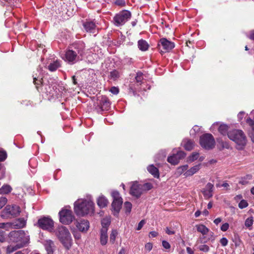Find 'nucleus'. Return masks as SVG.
I'll return each instance as SVG.
<instances>
[{"mask_svg":"<svg viewBox=\"0 0 254 254\" xmlns=\"http://www.w3.org/2000/svg\"><path fill=\"white\" fill-rule=\"evenodd\" d=\"M29 241L30 237L27 232L23 230L11 231L8 235L7 242L10 245L6 248V253H11L26 246Z\"/></svg>","mask_w":254,"mask_h":254,"instance_id":"obj_1","label":"nucleus"},{"mask_svg":"<svg viewBox=\"0 0 254 254\" xmlns=\"http://www.w3.org/2000/svg\"><path fill=\"white\" fill-rule=\"evenodd\" d=\"M71 48L72 49L66 52L65 61L72 64L81 60L80 56L84 54V44L82 42H78L74 44Z\"/></svg>","mask_w":254,"mask_h":254,"instance_id":"obj_2","label":"nucleus"},{"mask_svg":"<svg viewBox=\"0 0 254 254\" xmlns=\"http://www.w3.org/2000/svg\"><path fill=\"white\" fill-rule=\"evenodd\" d=\"M94 204L91 200L78 199L74 203V211L77 215L81 216L92 213Z\"/></svg>","mask_w":254,"mask_h":254,"instance_id":"obj_3","label":"nucleus"},{"mask_svg":"<svg viewBox=\"0 0 254 254\" xmlns=\"http://www.w3.org/2000/svg\"><path fill=\"white\" fill-rule=\"evenodd\" d=\"M54 232L64 246L69 250L72 245V239L68 229L65 226L61 225L56 228Z\"/></svg>","mask_w":254,"mask_h":254,"instance_id":"obj_4","label":"nucleus"},{"mask_svg":"<svg viewBox=\"0 0 254 254\" xmlns=\"http://www.w3.org/2000/svg\"><path fill=\"white\" fill-rule=\"evenodd\" d=\"M228 137L237 145V148L242 149L247 143V138L244 132L241 130L234 129L228 133Z\"/></svg>","mask_w":254,"mask_h":254,"instance_id":"obj_5","label":"nucleus"},{"mask_svg":"<svg viewBox=\"0 0 254 254\" xmlns=\"http://www.w3.org/2000/svg\"><path fill=\"white\" fill-rule=\"evenodd\" d=\"M131 16V13L128 10H123L114 16V24L117 26L123 25L130 18Z\"/></svg>","mask_w":254,"mask_h":254,"instance_id":"obj_6","label":"nucleus"},{"mask_svg":"<svg viewBox=\"0 0 254 254\" xmlns=\"http://www.w3.org/2000/svg\"><path fill=\"white\" fill-rule=\"evenodd\" d=\"M20 212V207L16 205H8L1 212V216L2 218H12L17 216Z\"/></svg>","mask_w":254,"mask_h":254,"instance_id":"obj_7","label":"nucleus"},{"mask_svg":"<svg viewBox=\"0 0 254 254\" xmlns=\"http://www.w3.org/2000/svg\"><path fill=\"white\" fill-rule=\"evenodd\" d=\"M200 144L202 147L206 149L213 148L215 145V140L212 134L205 133L200 137Z\"/></svg>","mask_w":254,"mask_h":254,"instance_id":"obj_8","label":"nucleus"},{"mask_svg":"<svg viewBox=\"0 0 254 254\" xmlns=\"http://www.w3.org/2000/svg\"><path fill=\"white\" fill-rule=\"evenodd\" d=\"M60 221L63 224L68 225L71 223L74 219V216L71 210L63 209L59 213Z\"/></svg>","mask_w":254,"mask_h":254,"instance_id":"obj_9","label":"nucleus"},{"mask_svg":"<svg viewBox=\"0 0 254 254\" xmlns=\"http://www.w3.org/2000/svg\"><path fill=\"white\" fill-rule=\"evenodd\" d=\"M38 225L40 228L50 232L54 230V221L49 217H43L39 219L38 221Z\"/></svg>","mask_w":254,"mask_h":254,"instance_id":"obj_10","label":"nucleus"},{"mask_svg":"<svg viewBox=\"0 0 254 254\" xmlns=\"http://www.w3.org/2000/svg\"><path fill=\"white\" fill-rule=\"evenodd\" d=\"M129 193L133 196L139 198L143 193L141 184H138L136 181L132 182Z\"/></svg>","mask_w":254,"mask_h":254,"instance_id":"obj_11","label":"nucleus"},{"mask_svg":"<svg viewBox=\"0 0 254 254\" xmlns=\"http://www.w3.org/2000/svg\"><path fill=\"white\" fill-rule=\"evenodd\" d=\"M174 153L172 155L168 157L167 161L171 164L175 165L179 163L180 160L185 156L186 154L182 151H177V153H175V150H174Z\"/></svg>","mask_w":254,"mask_h":254,"instance_id":"obj_12","label":"nucleus"},{"mask_svg":"<svg viewBox=\"0 0 254 254\" xmlns=\"http://www.w3.org/2000/svg\"><path fill=\"white\" fill-rule=\"evenodd\" d=\"M37 72H38V75L37 73H35L33 75V83L35 85L37 89L44 85L43 82V74H42V67H39L37 69Z\"/></svg>","mask_w":254,"mask_h":254,"instance_id":"obj_13","label":"nucleus"},{"mask_svg":"<svg viewBox=\"0 0 254 254\" xmlns=\"http://www.w3.org/2000/svg\"><path fill=\"white\" fill-rule=\"evenodd\" d=\"M76 227L81 232H86L89 228V222L85 219H81L76 222Z\"/></svg>","mask_w":254,"mask_h":254,"instance_id":"obj_14","label":"nucleus"},{"mask_svg":"<svg viewBox=\"0 0 254 254\" xmlns=\"http://www.w3.org/2000/svg\"><path fill=\"white\" fill-rule=\"evenodd\" d=\"M161 45L163 49L166 51H169L175 47L173 42L168 41L166 38H162L160 40L159 46Z\"/></svg>","mask_w":254,"mask_h":254,"instance_id":"obj_15","label":"nucleus"},{"mask_svg":"<svg viewBox=\"0 0 254 254\" xmlns=\"http://www.w3.org/2000/svg\"><path fill=\"white\" fill-rule=\"evenodd\" d=\"M84 28L87 32L94 33L96 29V24L94 21H87L83 24Z\"/></svg>","mask_w":254,"mask_h":254,"instance_id":"obj_16","label":"nucleus"},{"mask_svg":"<svg viewBox=\"0 0 254 254\" xmlns=\"http://www.w3.org/2000/svg\"><path fill=\"white\" fill-rule=\"evenodd\" d=\"M26 221L24 218H19L13 222H11V228L19 229L23 228L26 225Z\"/></svg>","mask_w":254,"mask_h":254,"instance_id":"obj_17","label":"nucleus"},{"mask_svg":"<svg viewBox=\"0 0 254 254\" xmlns=\"http://www.w3.org/2000/svg\"><path fill=\"white\" fill-rule=\"evenodd\" d=\"M200 164H198L196 165H195L191 167L190 169H188V170L185 173V177H188L192 176L193 175L197 173L200 169Z\"/></svg>","mask_w":254,"mask_h":254,"instance_id":"obj_18","label":"nucleus"},{"mask_svg":"<svg viewBox=\"0 0 254 254\" xmlns=\"http://www.w3.org/2000/svg\"><path fill=\"white\" fill-rule=\"evenodd\" d=\"M107 229L101 228L100 231V242L102 245H105L108 241Z\"/></svg>","mask_w":254,"mask_h":254,"instance_id":"obj_19","label":"nucleus"},{"mask_svg":"<svg viewBox=\"0 0 254 254\" xmlns=\"http://www.w3.org/2000/svg\"><path fill=\"white\" fill-rule=\"evenodd\" d=\"M123 201H113L112 203V207L113 213L115 215H117L122 207Z\"/></svg>","mask_w":254,"mask_h":254,"instance_id":"obj_20","label":"nucleus"},{"mask_svg":"<svg viewBox=\"0 0 254 254\" xmlns=\"http://www.w3.org/2000/svg\"><path fill=\"white\" fill-rule=\"evenodd\" d=\"M148 171L154 177L158 178L159 177V172L157 168L155 167L153 165H150L147 167Z\"/></svg>","mask_w":254,"mask_h":254,"instance_id":"obj_21","label":"nucleus"},{"mask_svg":"<svg viewBox=\"0 0 254 254\" xmlns=\"http://www.w3.org/2000/svg\"><path fill=\"white\" fill-rule=\"evenodd\" d=\"M137 45L139 49L142 51H146L149 48V45L147 42L143 39L139 40L138 41Z\"/></svg>","mask_w":254,"mask_h":254,"instance_id":"obj_22","label":"nucleus"},{"mask_svg":"<svg viewBox=\"0 0 254 254\" xmlns=\"http://www.w3.org/2000/svg\"><path fill=\"white\" fill-rule=\"evenodd\" d=\"M61 66V61L59 60H56V61L50 63L48 65V68L51 71H56Z\"/></svg>","mask_w":254,"mask_h":254,"instance_id":"obj_23","label":"nucleus"},{"mask_svg":"<svg viewBox=\"0 0 254 254\" xmlns=\"http://www.w3.org/2000/svg\"><path fill=\"white\" fill-rule=\"evenodd\" d=\"M108 203V200L103 195H101L99 197L97 200V204L100 208H104L106 207Z\"/></svg>","mask_w":254,"mask_h":254,"instance_id":"obj_24","label":"nucleus"},{"mask_svg":"<svg viewBox=\"0 0 254 254\" xmlns=\"http://www.w3.org/2000/svg\"><path fill=\"white\" fill-rule=\"evenodd\" d=\"M184 147L187 150L190 151L193 148L194 142L189 139H184L182 142Z\"/></svg>","mask_w":254,"mask_h":254,"instance_id":"obj_25","label":"nucleus"},{"mask_svg":"<svg viewBox=\"0 0 254 254\" xmlns=\"http://www.w3.org/2000/svg\"><path fill=\"white\" fill-rule=\"evenodd\" d=\"M196 230L201 233L203 235H206L209 232V229L202 224H199L196 226Z\"/></svg>","mask_w":254,"mask_h":254,"instance_id":"obj_26","label":"nucleus"},{"mask_svg":"<svg viewBox=\"0 0 254 254\" xmlns=\"http://www.w3.org/2000/svg\"><path fill=\"white\" fill-rule=\"evenodd\" d=\"M12 188L8 185H4L0 188V194H7L11 192Z\"/></svg>","mask_w":254,"mask_h":254,"instance_id":"obj_27","label":"nucleus"},{"mask_svg":"<svg viewBox=\"0 0 254 254\" xmlns=\"http://www.w3.org/2000/svg\"><path fill=\"white\" fill-rule=\"evenodd\" d=\"M111 223L110 217H106L102 219L101 220L102 228H105L108 230V228L109 226Z\"/></svg>","mask_w":254,"mask_h":254,"instance_id":"obj_28","label":"nucleus"},{"mask_svg":"<svg viewBox=\"0 0 254 254\" xmlns=\"http://www.w3.org/2000/svg\"><path fill=\"white\" fill-rule=\"evenodd\" d=\"M111 195L113 199V201H123V199L118 191H113L111 193Z\"/></svg>","mask_w":254,"mask_h":254,"instance_id":"obj_29","label":"nucleus"},{"mask_svg":"<svg viewBox=\"0 0 254 254\" xmlns=\"http://www.w3.org/2000/svg\"><path fill=\"white\" fill-rule=\"evenodd\" d=\"M189 166L188 165H184L181 166L177 168V173L179 175H181L182 174L185 176V173L188 170Z\"/></svg>","mask_w":254,"mask_h":254,"instance_id":"obj_30","label":"nucleus"},{"mask_svg":"<svg viewBox=\"0 0 254 254\" xmlns=\"http://www.w3.org/2000/svg\"><path fill=\"white\" fill-rule=\"evenodd\" d=\"M101 104L102 108H104L105 109H108L110 106V103L108 99L106 97H103L101 100Z\"/></svg>","mask_w":254,"mask_h":254,"instance_id":"obj_31","label":"nucleus"},{"mask_svg":"<svg viewBox=\"0 0 254 254\" xmlns=\"http://www.w3.org/2000/svg\"><path fill=\"white\" fill-rule=\"evenodd\" d=\"M228 127L225 124L221 125L218 128L219 131L223 135L228 134Z\"/></svg>","mask_w":254,"mask_h":254,"instance_id":"obj_32","label":"nucleus"},{"mask_svg":"<svg viewBox=\"0 0 254 254\" xmlns=\"http://www.w3.org/2000/svg\"><path fill=\"white\" fill-rule=\"evenodd\" d=\"M120 74L119 72L116 70H114L110 72V79L116 80L120 77Z\"/></svg>","mask_w":254,"mask_h":254,"instance_id":"obj_33","label":"nucleus"},{"mask_svg":"<svg viewBox=\"0 0 254 254\" xmlns=\"http://www.w3.org/2000/svg\"><path fill=\"white\" fill-rule=\"evenodd\" d=\"M199 157V153L196 152H193L188 158L189 162H192L197 160Z\"/></svg>","mask_w":254,"mask_h":254,"instance_id":"obj_34","label":"nucleus"},{"mask_svg":"<svg viewBox=\"0 0 254 254\" xmlns=\"http://www.w3.org/2000/svg\"><path fill=\"white\" fill-rule=\"evenodd\" d=\"M118 233L117 230H112V233L110 234V242L111 243H112V244L114 243V242L116 240V237L118 235Z\"/></svg>","mask_w":254,"mask_h":254,"instance_id":"obj_35","label":"nucleus"},{"mask_svg":"<svg viewBox=\"0 0 254 254\" xmlns=\"http://www.w3.org/2000/svg\"><path fill=\"white\" fill-rule=\"evenodd\" d=\"M143 192L150 190L153 188L152 185L151 183H147L144 184H141Z\"/></svg>","mask_w":254,"mask_h":254,"instance_id":"obj_36","label":"nucleus"},{"mask_svg":"<svg viewBox=\"0 0 254 254\" xmlns=\"http://www.w3.org/2000/svg\"><path fill=\"white\" fill-rule=\"evenodd\" d=\"M54 245V243L51 240H48L47 241L46 245V250L48 252V254L52 252V247Z\"/></svg>","mask_w":254,"mask_h":254,"instance_id":"obj_37","label":"nucleus"},{"mask_svg":"<svg viewBox=\"0 0 254 254\" xmlns=\"http://www.w3.org/2000/svg\"><path fill=\"white\" fill-rule=\"evenodd\" d=\"M247 123L251 127V129L254 128V119L250 115L246 119Z\"/></svg>","mask_w":254,"mask_h":254,"instance_id":"obj_38","label":"nucleus"},{"mask_svg":"<svg viewBox=\"0 0 254 254\" xmlns=\"http://www.w3.org/2000/svg\"><path fill=\"white\" fill-rule=\"evenodd\" d=\"M254 222L253 218L252 217L248 218L245 222V225L246 227L249 228L251 227Z\"/></svg>","mask_w":254,"mask_h":254,"instance_id":"obj_39","label":"nucleus"},{"mask_svg":"<svg viewBox=\"0 0 254 254\" xmlns=\"http://www.w3.org/2000/svg\"><path fill=\"white\" fill-rule=\"evenodd\" d=\"M124 207L127 213H130L132 208V204L130 202L126 201L124 203Z\"/></svg>","mask_w":254,"mask_h":254,"instance_id":"obj_40","label":"nucleus"},{"mask_svg":"<svg viewBox=\"0 0 254 254\" xmlns=\"http://www.w3.org/2000/svg\"><path fill=\"white\" fill-rule=\"evenodd\" d=\"M238 206L240 208L243 209L248 206V203L246 200L243 199L239 202Z\"/></svg>","mask_w":254,"mask_h":254,"instance_id":"obj_41","label":"nucleus"},{"mask_svg":"<svg viewBox=\"0 0 254 254\" xmlns=\"http://www.w3.org/2000/svg\"><path fill=\"white\" fill-rule=\"evenodd\" d=\"M135 79L137 82L141 83L143 80V74L141 72H138L136 74Z\"/></svg>","mask_w":254,"mask_h":254,"instance_id":"obj_42","label":"nucleus"},{"mask_svg":"<svg viewBox=\"0 0 254 254\" xmlns=\"http://www.w3.org/2000/svg\"><path fill=\"white\" fill-rule=\"evenodd\" d=\"M11 228V222L0 223V228L8 229Z\"/></svg>","mask_w":254,"mask_h":254,"instance_id":"obj_43","label":"nucleus"},{"mask_svg":"<svg viewBox=\"0 0 254 254\" xmlns=\"http://www.w3.org/2000/svg\"><path fill=\"white\" fill-rule=\"evenodd\" d=\"M252 178V176L251 175H247L246 178H244L241 179L239 181V183L242 185H246L248 183V182L247 181V179L250 180Z\"/></svg>","mask_w":254,"mask_h":254,"instance_id":"obj_44","label":"nucleus"},{"mask_svg":"<svg viewBox=\"0 0 254 254\" xmlns=\"http://www.w3.org/2000/svg\"><path fill=\"white\" fill-rule=\"evenodd\" d=\"M203 194L206 198H209L212 196V192L205 189L203 191Z\"/></svg>","mask_w":254,"mask_h":254,"instance_id":"obj_45","label":"nucleus"},{"mask_svg":"<svg viewBox=\"0 0 254 254\" xmlns=\"http://www.w3.org/2000/svg\"><path fill=\"white\" fill-rule=\"evenodd\" d=\"M198 249L203 252H207L209 250V248L206 245H202L198 247Z\"/></svg>","mask_w":254,"mask_h":254,"instance_id":"obj_46","label":"nucleus"},{"mask_svg":"<svg viewBox=\"0 0 254 254\" xmlns=\"http://www.w3.org/2000/svg\"><path fill=\"white\" fill-rule=\"evenodd\" d=\"M7 202V198L5 197H0V209H1Z\"/></svg>","mask_w":254,"mask_h":254,"instance_id":"obj_47","label":"nucleus"},{"mask_svg":"<svg viewBox=\"0 0 254 254\" xmlns=\"http://www.w3.org/2000/svg\"><path fill=\"white\" fill-rule=\"evenodd\" d=\"M6 158V153L3 150H0V161L4 160Z\"/></svg>","mask_w":254,"mask_h":254,"instance_id":"obj_48","label":"nucleus"},{"mask_svg":"<svg viewBox=\"0 0 254 254\" xmlns=\"http://www.w3.org/2000/svg\"><path fill=\"white\" fill-rule=\"evenodd\" d=\"M110 91L112 93L117 95V94H118L119 92V89L118 87L113 86L111 88V89H110Z\"/></svg>","mask_w":254,"mask_h":254,"instance_id":"obj_49","label":"nucleus"},{"mask_svg":"<svg viewBox=\"0 0 254 254\" xmlns=\"http://www.w3.org/2000/svg\"><path fill=\"white\" fill-rule=\"evenodd\" d=\"M152 248L153 245L151 243H147L145 245V249L148 252H150Z\"/></svg>","mask_w":254,"mask_h":254,"instance_id":"obj_50","label":"nucleus"},{"mask_svg":"<svg viewBox=\"0 0 254 254\" xmlns=\"http://www.w3.org/2000/svg\"><path fill=\"white\" fill-rule=\"evenodd\" d=\"M162 246L165 249L167 250H169L171 248L170 244L167 241L165 240L162 241Z\"/></svg>","mask_w":254,"mask_h":254,"instance_id":"obj_51","label":"nucleus"},{"mask_svg":"<svg viewBox=\"0 0 254 254\" xmlns=\"http://www.w3.org/2000/svg\"><path fill=\"white\" fill-rule=\"evenodd\" d=\"M5 240V233L3 231L0 230V242H3Z\"/></svg>","mask_w":254,"mask_h":254,"instance_id":"obj_52","label":"nucleus"},{"mask_svg":"<svg viewBox=\"0 0 254 254\" xmlns=\"http://www.w3.org/2000/svg\"><path fill=\"white\" fill-rule=\"evenodd\" d=\"M229 227V225L228 223H225L223 224L221 227V230L223 231H226Z\"/></svg>","mask_w":254,"mask_h":254,"instance_id":"obj_53","label":"nucleus"},{"mask_svg":"<svg viewBox=\"0 0 254 254\" xmlns=\"http://www.w3.org/2000/svg\"><path fill=\"white\" fill-rule=\"evenodd\" d=\"M213 189V185H212L210 183H208L207 184L205 190H209V191L212 192Z\"/></svg>","mask_w":254,"mask_h":254,"instance_id":"obj_54","label":"nucleus"},{"mask_svg":"<svg viewBox=\"0 0 254 254\" xmlns=\"http://www.w3.org/2000/svg\"><path fill=\"white\" fill-rule=\"evenodd\" d=\"M220 242L222 246L224 247L227 246L228 244V240L226 238L224 237L221 239Z\"/></svg>","mask_w":254,"mask_h":254,"instance_id":"obj_55","label":"nucleus"},{"mask_svg":"<svg viewBox=\"0 0 254 254\" xmlns=\"http://www.w3.org/2000/svg\"><path fill=\"white\" fill-rule=\"evenodd\" d=\"M249 135L253 142L254 143V128L249 131Z\"/></svg>","mask_w":254,"mask_h":254,"instance_id":"obj_56","label":"nucleus"},{"mask_svg":"<svg viewBox=\"0 0 254 254\" xmlns=\"http://www.w3.org/2000/svg\"><path fill=\"white\" fill-rule=\"evenodd\" d=\"M125 0H116L115 4L118 5L123 6L125 5Z\"/></svg>","mask_w":254,"mask_h":254,"instance_id":"obj_57","label":"nucleus"},{"mask_svg":"<svg viewBox=\"0 0 254 254\" xmlns=\"http://www.w3.org/2000/svg\"><path fill=\"white\" fill-rule=\"evenodd\" d=\"M145 223V222L144 220H142L141 221H140V222L138 224V226L137 227V230H140L142 228V227L143 226V225H144Z\"/></svg>","mask_w":254,"mask_h":254,"instance_id":"obj_58","label":"nucleus"},{"mask_svg":"<svg viewBox=\"0 0 254 254\" xmlns=\"http://www.w3.org/2000/svg\"><path fill=\"white\" fill-rule=\"evenodd\" d=\"M73 235L75 239H80L81 238L80 234L77 232H73Z\"/></svg>","mask_w":254,"mask_h":254,"instance_id":"obj_59","label":"nucleus"},{"mask_svg":"<svg viewBox=\"0 0 254 254\" xmlns=\"http://www.w3.org/2000/svg\"><path fill=\"white\" fill-rule=\"evenodd\" d=\"M158 235V233L155 231H151L149 233V237H156Z\"/></svg>","mask_w":254,"mask_h":254,"instance_id":"obj_60","label":"nucleus"},{"mask_svg":"<svg viewBox=\"0 0 254 254\" xmlns=\"http://www.w3.org/2000/svg\"><path fill=\"white\" fill-rule=\"evenodd\" d=\"M166 233L168 235H172L175 234V232L174 231L170 230L168 227L166 228Z\"/></svg>","mask_w":254,"mask_h":254,"instance_id":"obj_61","label":"nucleus"},{"mask_svg":"<svg viewBox=\"0 0 254 254\" xmlns=\"http://www.w3.org/2000/svg\"><path fill=\"white\" fill-rule=\"evenodd\" d=\"M186 250L188 254H194V252L191 250L190 248L187 247Z\"/></svg>","mask_w":254,"mask_h":254,"instance_id":"obj_62","label":"nucleus"},{"mask_svg":"<svg viewBox=\"0 0 254 254\" xmlns=\"http://www.w3.org/2000/svg\"><path fill=\"white\" fill-rule=\"evenodd\" d=\"M221 221L222 219L220 218H217L214 220V223L216 225H218L219 223L221 222Z\"/></svg>","mask_w":254,"mask_h":254,"instance_id":"obj_63","label":"nucleus"},{"mask_svg":"<svg viewBox=\"0 0 254 254\" xmlns=\"http://www.w3.org/2000/svg\"><path fill=\"white\" fill-rule=\"evenodd\" d=\"M250 38L252 40H254V30L252 31L251 32L250 35Z\"/></svg>","mask_w":254,"mask_h":254,"instance_id":"obj_64","label":"nucleus"}]
</instances>
